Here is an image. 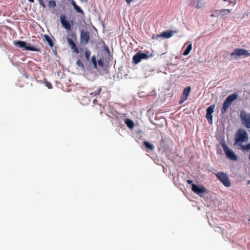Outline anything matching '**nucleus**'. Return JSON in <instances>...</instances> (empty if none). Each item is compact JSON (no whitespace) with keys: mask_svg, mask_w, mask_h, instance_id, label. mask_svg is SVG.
Listing matches in <instances>:
<instances>
[{"mask_svg":"<svg viewBox=\"0 0 250 250\" xmlns=\"http://www.w3.org/2000/svg\"><path fill=\"white\" fill-rule=\"evenodd\" d=\"M248 135L246 130L242 128L239 129L235 134V144L241 145L242 143L248 142Z\"/></svg>","mask_w":250,"mask_h":250,"instance_id":"obj_1","label":"nucleus"},{"mask_svg":"<svg viewBox=\"0 0 250 250\" xmlns=\"http://www.w3.org/2000/svg\"><path fill=\"white\" fill-rule=\"evenodd\" d=\"M250 56V51L245 49L237 48H235L230 54L231 59L234 60L238 58H246Z\"/></svg>","mask_w":250,"mask_h":250,"instance_id":"obj_2","label":"nucleus"},{"mask_svg":"<svg viewBox=\"0 0 250 250\" xmlns=\"http://www.w3.org/2000/svg\"><path fill=\"white\" fill-rule=\"evenodd\" d=\"M238 97V95L236 93H233L229 95L224 101L223 107L221 109V114H224L227 109L231 105L232 102L234 101Z\"/></svg>","mask_w":250,"mask_h":250,"instance_id":"obj_3","label":"nucleus"},{"mask_svg":"<svg viewBox=\"0 0 250 250\" xmlns=\"http://www.w3.org/2000/svg\"><path fill=\"white\" fill-rule=\"evenodd\" d=\"M239 116L243 125L247 128H250V114L242 110Z\"/></svg>","mask_w":250,"mask_h":250,"instance_id":"obj_4","label":"nucleus"},{"mask_svg":"<svg viewBox=\"0 0 250 250\" xmlns=\"http://www.w3.org/2000/svg\"><path fill=\"white\" fill-rule=\"evenodd\" d=\"M215 175L225 187H229L230 186V182L227 174L221 172L215 173Z\"/></svg>","mask_w":250,"mask_h":250,"instance_id":"obj_5","label":"nucleus"},{"mask_svg":"<svg viewBox=\"0 0 250 250\" xmlns=\"http://www.w3.org/2000/svg\"><path fill=\"white\" fill-rule=\"evenodd\" d=\"M221 145L227 158L234 161L237 160V157L234 152L228 147L225 142L221 143Z\"/></svg>","mask_w":250,"mask_h":250,"instance_id":"obj_6","label":"nucleus"},{"mask_svg":"<svg viewBox=\"0 0 250 250\" xmlns=\"http://www.w3.org/2000/svg\"><path fill=\"white\" fill-rule=\"evenodd\" d=\"M191 186L192 190L200 197H202L203 195L206 192V189L203 186L194 184H192Z\"/></svg>","mask_w":250,"mask_h":250,"instance_id":"obj_7","label":"nucleus"},{"mask_svg":"<svg viewBox=\"0 0 250 250\" xmlns=\"http://www.w3.org/2000/svg\"><path fill=\"white\" fill-rule=\"evenodd\" d=\"M149 58V56L145 53L138 52L132 58L133 62L135 64L140 62L142 60L147 59Z\"/></svg>","mask_w":250,"mask_h":250,"instance_id":"obj_8","label":"nucleus"},{"mask_svg":"<svg viewBox=\"0 0 250 250\" xmlns=\"http://www.w3.org/2000/svg\"><path fill=\"white\" fill-rule=\"evenodd\" d=\"M60 21L62 25L64 28L67 30H70L71 29V26L69 22L66 20V17L64 15H61Z\"/></svg>","mask_w":250,"mask_h":250,"instance_id":"obj_9","label":"nucleus"},{"mask_svg":"<svg viewBox=\"0 0 250 250\" xmlns=\"http://www.w3.org/2000/svg\"><path fill=\"white\" fill-rule=\"evenodd\" d=\"M89 39V34L87 32L82 31L81 33V41L84 44L87 43Z\"/></svg>","mask_w":250,"mask_h":250,"instance_id":"obj_10","label":"nucleus"},{"mask_svg":"<svg viewBox=\"0 0 250 250\" xmlns=\"http://www.w3.org/2000/svg\"><path fill=\"white\" fill-rule=\"evenodd\" d=\"M204 3V0H190V4L197 8L202 7Z\"/></svg>","mask_w":250,"mask_h":250,"instance_id":"obj_11","label":"nucleus"},{"mask_svg":"<svg viewBox=\"0 0 250 250\" xmlns=\"http://www.w3.org/2000/svg\"><path fill=\"white\" fill-rule=\"evenodd\" d=\"M176 33V31L167 30L162 32L161 34L158 35V37H163L165 39H168L172 36L173 33Z\"/></svg>","mask_w":250,"mask_h":250,"instance_id":"obj_12","label":"nucleus"},{"mask_svg":"<svg viewBox=\"0 0 250 250\" xmlns=\"http://www.w3.org/2000/svg\"><path fill=\"white\" fill-rule=\"evenodd\" d=\"M67 40L68 43L71 46V49L73 50L74 52L76 53V54H78L79 51L75 42L69 38H67Z\"/></svg>","mask_w":250,"mask_h":250,"instance_id":"obj_13","label":"nucleus"},{"mask_svg":"<svg viewBox=\"0 0 250 250\" xmlns=\"http://www.w3.org/2000/svg\"><path fill=\"white\" fill-rule=\"evenodd\" d=\"M125 123L130 129H132L134 127V123L131 119H125Z\"/></svg>","mask_w":250,"mask_h":250,"instance_id":"obj_14","label":"nucleus"},{"mask_svg":"<svg viewBox=\"0 0 250 250\" xmlns=\"http://www.w3.org/2000/svg\"><path fill=\"white\" fill-rule=\"evenodd\" d=\"M14 44L16 46L23 49L24 47L25 46V42L21 41H14Z\"/></svg>","mask_w":250,"mask_h":250,"instance_id":"obj_15","label":"nucleus"},{"mask_svg":"<svg viewBox=\"0 0 250 250\" xmlns=\"http://www.w3.org/2000/svg\"><path fill=\"white\" fill-rule=\"evenodd\" d=\"M190 91V87L188 86L185 88L183 92V95L184 96V99H187Z\"/></svg>","mask_w":250,"mask_h":250,"instance_id":"obj_16","label":"nucleus"},{"mask_svg":"<svg viewBox=\"0 0 250 250\" xmlns=\"http://www.w3.org/2000/svg\"><path fill=\"white\" fill-rule=\"evenodd\" d=\"M144 145L147 149L149 150H153L154 149V146L152 144L146 141L144 142Z\"/></svg>","mask_w":250,"mask_h":250,"instance_id":"obj_17","label":"nucleus"},{"mask_svg":"<svg viewBox=\"0 0 250 250\" xmlns=\"http://www.w3.org/2000/svg\"><path fill=\"white\" fill-rule=\"evenodd\" d=\"M230 13V10L229 9H222L219 11V15L221 18H224V16Z\"/></svg>","mask_w":250,"mask_h":250,"instance_id":"obj_18","label":"nucleus"},{"mask_svg":"<svg viewBox=\"0 0 250 250\" xmlns=\"http://www.w3.org/2000/svg\"><path fill=\"white\" fill-rule=\"evenodd\" d=\"M192 49V44L190 43L187 47L186 49L184 51L183 53V55L187 56L188 55L190 51Z\"/></svg>","mask_w":250,"mask_h":250,"instance_id":"obj_19","label":"nucleus"},{"mask_svg":"<svg viewBox=\"0 0 250 250\" xmlns=\"http://www.w3.org/2000/svg\"><path fill=\"white\" fill-rule=\"evenodd\" d=\"M44 38L46 41L48 42V44L51 47H52L54 44L50 37L48 35H44Z\"/></svg>","mask_w":250,"mask_h":250,"instance_id":"obj_20","label":"nucleus"},{"mask_svg":"<svg viewBox=\"0 0 250 250\" xmlns=\"http://www.w3.org/2000/svg\"><path fill=\"white\" fill-rule=\"evenodd\" d=\"M101 91V88L99 87L98 89L96 91H94L93 92L89 93V95H90V98H92L93 97H95L100 94Z\"/></svg>","mask_w":250,"mask_h":250,"instance_id":"obj_21","label":"nucleus"},{"mask_svg":"<svg viewBox=\"0 0 250 250\" xmlns=\"http://www.w3.org/2000/svg\"><path fill=\"white\" fill-rule=\"evenodd\" d=\"M25 50H29V51H37V49L33 46H30L28 45V44L25 42V46L23 48Z\"/></svg>","mask_w":250,"mask_h":250,"instance_id":"obj_22","label":"nucleus"},{"mask_svg":"<svg viewBox=\"0 0 250 250\" xmlns=\"http://www.w3.org/2000/svg\"><path fill=\"white\" fill-rule=\"evenodd\" d=\"M242 149L243 151H247L249 150L250 149V143H249L246 145H243L242 144H241V145H239Z\"/></svg>","mask_w":250,"mask_h":250,"instance_id":"obj_23","label":"nucleus"},{"mask_svg":"<svg viewBox=\"0 0 250 250\" xmlns=\"http://www.w3.org/2000/svg\"><path fill=\"white\" fill-rule=\"evenodd\" d=\"M206 118L208 120V122L210 124L212 123V114L207 113L206 115Z\"/></svg>","mask_w":250,"mask_h":250,"instance_id":"obj_24","label":"nucleus"},{"mask_svg":"<svg viewBox=\"0 0 250 250\" xmlns=\"http://www.w3.org/2000/svg\"><path fill=\"white\" fill-rule=\"evenodd\" d=\"M215 107V105L214 104L209 106L207 109V113L212 114L213 112H214Z\"/></svg>","mask_w":250,"mask_h":250,"instance_id":"obj_25","label":"nucleus"},{"mask_svg":"<svg viewBox=\"0 0 250 250\" xmlns=\"http://www.w3.org/2000/svg\"><path fill=\"white\" fill-rule=\"evenodd\" d=\"M48 5L50 8H54L56 6V2L54 0L49 1Z\"/></svg>","mask_w":250,"mask_h":250,"instance_id":"obj_26","label":"nucleus"},{"mask_svg":"<svg viewBox=\"0 0 250 250\" xmlns=\"http://www.w3.org/2000/svg\"><path fill=\"white\" fill-rule=\"evenodd\" d=\"M92 62L93 64L94 68H97V61L96 59V57L95 56H93L91 58Z\"/></svg>","mask_w":250,"mask_h":250,"instance_id":"obj_27","label":"nucleus"},{"mask_svg":"<svg viewBox=\"0 0 250 250\" xmlns=\"http://www.w3.org/2000/svg\"><path fill=\"white\" fill-rule=\"evenodd\" d=\"M90 54H91L90 51L89 50H88V49H87V48H85V56L87 60H89Z\"/></svg>","mask_w":250,"mask_h":250,"instance_id":"obj_28","label":"nucleus"},{"mask_svg":"<svg viewBox=\"0 0 250 250\" xmlns=\"http://www.w3.org/2000/svg\"><path fill=\"white\" fill-rule=\"evenodd\" d=\"M76 64L78 66L82 67L83 69H84V66L80 59L78 60L76 62Z\"/></svg>","mask_w":250,"mask_h":250,"instance_id":"obj_29","label":"nucleus"},{"mask_svg":"<svg viewBox=\"0 0 250 250\" xmlns=\"http://www.w3.org/2000/svg\"><path fill=\"white\" fill-rule=\"evenodd\" d=\"M74 9L77 11V12L81 14H83V11L79 6L77 5L76 6H75Z\"/></svg>","mask_w":250,"mask_h":250,"instance_id":"obj_30","label":"nucleus"},{"mask_svg":"<svg viewBox=\"0 0 250 250\" xmlns=\"http://www.w3.org/2000/svg\"><path fill=\"white\" fill-rule=\"evenodd\" d=\"M152 72H153V70H152L150 68H148V72H147L148 75L146 73L145 74L146 77H147V76L149 77V76H150L152 74Z\"/></svg>","mask_w":250,"mask_h":250,"instance_id":"obj_31","label":"nucleus"},{"mask_svg":"<svg viewBox=\"0 0 250 250\" xmlns=\"http://www.w3.org/2000/svg\"><path fill=\"white\" fill-rule=\"evenodd\" d=\"M187 99H184V96L183 95L182 96H181L180 100L179 101L180 104H182Z\"/></svg>","mask_w":250,"mask_h":250,"instance_id":"obj_32","label":"nucleus"},{"mask_svg":"<svg viewBox=\"0 0 250 250\" xmlns=\"http://www.w3.org/2000/svg\"><path fill=\"white\" fill-rule=\"evenodd\" d=\"M98 65L101 67H103L104 65V62L101 59L98 61Z\"/></svg>","mask_w":250,"mask_h":250,"instance_id":"obj_33","label":"nucleus"},{"mask_svg":"<svg viewBox=\"0 0 250 250\" xmlns=\"http://www.w3.org/2000/svg\"><path fill=\"white\" fill-rule=\"evenodd\" d=\"M46 86L48 88H52V84L48 83V82H46Z\"/></svg>","mask_w":250,"mask_h":250,"instance_id":"obj_34","label":"nucleus"},{"mask_svg":"<svg viewBox=\"0 0 250 250\" xmlns=\"http://www.w3.org/2000/svg\"><path fill=\"white\" fill-rule=\"evenodd\" d=\"M39 3L42 7H43V8H45V5L44 4L43 1H42V2H39Z\"/></svg>","mask_w":250,"mask_h":250,"instance_id":"obj_35","label":"nucleus"},{"mask_svg":"<svg viewBox=\"0 0 250 250\" xmlns=\"http://www.w3.org/2000/svg\"><path fill=\"white\" fill-rule=\"evenodd\" d=\"M104 49H105V50L106 51V52H107V53H108V54H109V53H110V50H109V48H108V47H107V46H105L104 47Z\"/></svg>","mask_w":250,"mask_h":250,"instance_id":"obj_36","label":"nucleus"},{"mask_svg":"<svg viewBox=\"0 0 250 250\" xmlns=\"http://www.w3.org/2000/svg\"><path fill=\"white\" fill-rule=\"evenodd\" d=\"M71 4L73 6L74 8L75 7V6H76L77 5L74 0L72 1Z\"/></svg>","mask_w":250,"mask_h":250,"instance_id":"obj_37","label":"nucleus"},{"mask_svg":"<svg viewBox=\"0 0 250 250\" xmlns=\"http://www.w3.org/2000/svg\"><path fill=\"white\" fill-rule=\"evenodd\" d=\"M127 4H129L132 0H125Z\"/></svg>","mask_w":250,"mask_h":250,"instance_id":"obj_38","label":"nucleus"},{"mask_svg":"<svg viewBox=\"0 0 250 250\" xmlns=\"http://www.w3.org/2000/svg\"><path fill=\"white\" fill-rule=\"evenodd\" d=\"M187 183L188 184H192V181L190 180H187Z\"/></svg>","mask_w":250,"mask_h":250,"instance_id":"obj_39","label":"nucleus"},{"mask_svg":"<svg viewBox=\"0 0 250 250\" xmlns=\"http://www.w3.org/2000/svg\"><path fill=\"white\" fill-rule=\"evenodd\" d=\"M82 2H86L87 0H80Z\"/></svg>","mask_w":250,"mask_h":250,"instance_id":"obj_40","label":"nucleus"},{"mask_svg":"<svg viewBox=\"0 0 250 250\" xmlns=\"http://www.w3.org/2000/svg\"><path fill=\"white\" fill-rule=\"evenodd\" d=\"M96 101H97L96 99H94V101H93V103L95 104Z\"/></svg>","mask_w":250,"mask_h":250,"instance_id":"obj_41","label":"nucleus"},{"mask_svg":"<svg viewBox=\"0 0 250 250\" xmlns=\"http://www.w3.org/2000/svg\"><path fill=\"white\" fill-rule=\"evenodd\" d=\"M30 2H34V0H28Z\"/></svg>","mask_w":250,"mask_h":250,"instance_id":"obj_42","label":"nucleus"},{"mask_svg":"<svg viewBox=\"0 0 250 250\" xmlns=\"http://www.w3.org/2000/svg\"><path fill=\"white\" fill-rule=\"evenodd\" d=\"M39 0V2H40V1L42 2V1H43V0Z\"/></svg>","mask_w":250,"mask_h":250,"instance_id":"obj_43","label":"nucleus"},{"mask_svg":"<svg viewBox=\"0 0 250 250\" xmlns=\"http://www.w3.org/2000/svg\"><path fill=\"white\" fill-rule=\"evenodd\" d=\"M39 0V2H40V1L42 2V1H43V0Z\"/></svg>","mask_w":250,"mask_h":250,"instance_id":"obj_44","label":"nucleus"}]
</instances>
